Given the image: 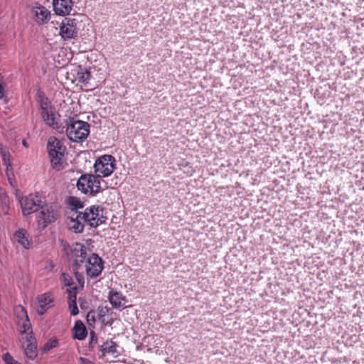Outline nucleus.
<instances>
[{"mask_svg": "<svg viewBox=\"0 0 364 364\" xmlns=\"http://www.w3.org/2000/svg\"><path fill=\"white\" fill-rule=\"evenodd\" d=\"M14 314L18 331L21 334V342L25 354L28 358L33 360L37 355V347L35 338L31 335L32 333L31 325L27 311L22 306L19 305L15 307Z\"/></svg>", "mask_w": 364, "mask_h": 364, "instance_id": "nucleus-1", "label": "nucleus"}, {"mask_svg": "<svg viewBox=\"0 0 364 364\" xmlns=\"http://www.w3.org/2000/svg\"><path fill=\"white\" fill-rule=\"evenodd\" d=\"M47 149L52 167L57 171L63 169L66 150L63 143L55 136H50L47 142Z\"/></svg>", "mask_w": 364, "mask_h": 364, "instance_id": "nucleus-2", "label": "nucleus"}, {"mask_svg": "<svg viewBox=\"0 0 364 364\" xmlns=\"http://www.w3.org/2000/svg\"><path fill=\"white\" fill-rule=\"evenodd\" d=\"M36 216L39 229L44 230L49 224L55 222L60 217V208L55 203L42 204Z\"/></svg>", "mask_w": 364, "mask_h": 364, "instance_id": "nucleus-3", "label": "nucleus"}, {"mask_svg": "<svg viewBox=\"0 0 364 364\" xmlns=\"http://www.w3.org/2000/svg\"><path fill=\"white\" fill-rule=\"evenodd\" d=\"M102 182L104 181L100 180L95 175L84 174L77 180V187L79 191L86 195L95 196L102 190Z\"/></svg>", "mask_w": 364, "mask_h": 364, "instance_id": "nucleus-4", "label": "nucleus"}, {"mask_svg": "<svg viewBox=\"0 0 364 364\" xmlns=\"http://www.w3.org/2000/svg\"><path fill=\"white\" fill-rule=\"evenodd\" d=\"M66 134L68 139L75 142L85 139L90 133V125L87 122L77 120L70 124L66 121Z\"/></svg>", "mask_w": 364, "mask_h": 364, "instance_id": "nucleus-5", "label": "nucleus"}, {"mask_svg": "<svg viewBox=\"0 0 364 364\" xmlns=\"http://www.w3.org/2000/svg\"><path fill=\"white\" fill-rule=\"evenodd\" d=\"M116 168V160L112 155L105 154L98 157L94 164L95 176L104 178L110 176Z\"/></svg>", "mask_w": 364, "mask_h": 364, "instance_id": "nucleus-6", "label": "nucleus"}, {"mask_svg": "<svg viewBox=\"0 0 364 364\" xmlns=\"http://www.w3.org/2000/svg\"><path fill=\"white\" fill-rule=\"evenodd\" d=\"M78 219L82 220L91 227H97L105 222L103 216V209L99 205H92L87 208L83 213H78Z\"/></svg>", "mask_w": 364, "mask_h": 364, "instance_id": "nucleus-7", "label": "nucleus"}, {"mask_svg": "<svg viewBox=\"0 0 364 364\" xmlns=\"http://www.w3.org/2000/svg\"><path fill=\"white\" fill-rule=\"evenodd\" d=\"M41 114L46 124L59 133H63L65 127L59 123L60 115L52 108H48L47 101L41 103Z\"/></svg>", "mask_w": 364, "mask_h": 364, "instance_id": "nucleus-8", "label": "nucleus"}, {"mask_svg": "<svg viewBox=\"0 0 364 364\" xmlns=\"http://www.w3.org/2000/svg\"><path fill=\"white\" fill-rule=\"evenodd\" d=\"M44 202L39 194H29L20 200L22 214L24 216L37 212Z\"/></svg>", "mask_w": 364, "mask_h": 364, "instance_id": "nucleus-9", "label": "nucleus"}, {"mask_svg": "<svg viewBox=\"0 0 364 364\" xmlns=\"http://www.w3.org/2000/svg\"><path fill=\"white\" fill-rule=\"evenodd\" d=\"M82 267H84L87 277L95 278L102 273L104 268V262L98 255L92 253L87 257Z\"/></svg>", "mask_w": 364, "mask_h": 364, "instance_id": "nucleus-10", "label": "nucleus"}, {"mask_svg": "<svg viewBox=\"0 0 364 364\" xmlns=\"http://www.w3.org/2000/svg\"><path fill=\"white\" fill-rule=\"evenodd\" d=\"M69 257L73 260L75 269L80 270L87 257L86 247L82 244L76 243L71 248Z\"/></svg>", "mask_w": 364, "mask_h": 364, "instance_id": "nucleus-11", "label": "nucleus"}, {"mask_svg": "<svg viewBox=\"0 0 364 364\" xmlns=\"http://www.w3.org/2000/svg\"><path fill=\"white\" fill-rule=\"evenodd\" d=\"M77 23L75 18H65L60 27V34L64 40L75 38L77 36Z\"/></svg>", "mask_w": 364, "mask_h": 364, "instance_id": "nucleus-12", "label": "nucleus"}, {"mask_svg": "<svg viewBox=\"0 0 364 364\" xmlns=\"http://www.w3.org/2000/svg\"><path fill=\"white\" fill-rule=\"evenodd\" d=\"M53 305V298L50 293H44L37 296L36 309L38 315L44 314Z\"/></svg>", "mask_w": 364, "mask_h": 364, "instance_id": "nucleus-13", "label": "nucleus"}, {"mask_svg": "<svg viewBox=\"0 0 364 364\" xmlns=\"http://www.w3.org/2000/svg\"><path fill=\"white\" fill-rule=\"evenodd\" d=\"M35 20L38 24H46L50 19V11L45 6L36 4L32 9Z\"/></svg>", "mask_w": 364, "mask_h": 364, "instance_id": "nucleus-14", "label": "nucleus"}, {"mask_svg": "<svg viewBox=\"0 0 364 364\" xmlns=\"http://www.w3.org/2000/svg\"><path fill=\"white\" fill-rule=\"evenodd\" d=\"M73 0H53V10L57 15H69L73 10Z\"/></svg>", "mask_w": 364, "mask_h": 364, "instance_id": "nucleus-15", "label": "nucleus"}, {"mask_svg": "<svg viewBox=\"0 0 364 364\" xmlns=\"http://www.w3.org/2000/svg\"><path fill=\"white\" fill-rule=\"evenodd\" d=\"M14 240L24 249H29L31 246L30 235L23 228H19L14 234Z\"/></svg>", "mask_w": 364, "mask_h": 364, "instance_id": "nucleus-16", "label": "nucleus"}, {"mask_svg": "<svg viewBox=\"0 0 364 364\" xmlns=\"http://www.w3.org/2000/svg\"><path fill=\"white\" fill-rule=\"evenodd\" d=\"M109 301L114 309L126 307L127 300L124 296L120 292L111 290L109 293Z\"/></svg>", "mask_w": 364, "mask_h": 364, "instance_id": "nucleus-17", "label": "nucleus"}, {"mask_svg": "<svg viewBox=\"0 0 364 364\" xmlns=\"http://www.w3.org/2000/svg\"><path fill=\"white\" fill-rule=\"evenodd\" d=\"M73 338L83 340L87 336V330L81 321H77L73 328Z\"/></svg>", "mask_w": 364, "mask_h": 364, "instance_id": "nucleus-18", "label": "nucleus"}, {"mask_svg": "<svg viewBox=\"0 0 364 364\" xmlns=\"http://www.w3.org/2000/svg\"><path fill=\"white\" fill-rule=\"evenodd\" d=\"M100 351L102 352V355L105 354L115 355L117 353V346L112 341H107L100 346Z\"/></svg>", "mask_w": 364, "mask_h": 364, "instance_id": "nucleus-19", "label": "nucleus"}, {"mask_svg": "<svg viewBox=\"0 0 364 364\" xmlns=\"http://www.w3.org/2000/svg\"><path fill=\"white\" fill-rule=\"evenodd\" d=\"M59 346V340L55 337L53 336L50 338L40 348L42 353H48L51 350L57 348Z\"/></svg>", "mask_w": 364, "mask_h": 364, "instance_id": "nucleus-20", "label": "nucleus"}, {"mask_svg": "<svg viewBox=\"0 0 364 364\" xmlns=\"http://www.w3.org/2000/svg\"><path fill=\"white\" fill-rule=\"evenodd\" d=\"M76 291H72L68 296V308L71 315L76 316L78 314L79 311L76 304Z\"/></svg>", "mask_w": 364, "mask_h": 364, "instance_id": "nucleus-21", "label": "nucleus"}, {"mask_svg": "<svg viewBox=\"0 0 364 364\" xmlns=\"http://www.w3.org/2000/svg\"><path fill=\"white\" fill-rule=\"evenodd\" d=\"M61 280L63 281L65 286L67 288L68 294H70L72 291H75L77 292V287L75 283L73 282V278L68 274L63 273L61 274Z\"/></svg>", "mask_w": 364, "mask_h": 364, "instance_id": "nucleus-22", "label": "nucleus"}, {"mask_svg": "<svg viewBox=\"0 0 364 364\" xmlns=\"http://www.w3.org/2000/svg\"><path fill=\"white\" fill-rule=\"evenodd\" d=\"M76 71V77L75 80L79 82L87 83L90 77V73L88 70H72Z\"/></svg>", "mask_w": 364, "mask_h": 364, "instance_id": "nucleus-23", "label": "nucleus"}, {"mask_svg": "<svg viewBox=\"0 0 364 364\" xmlns=\"http://www.w3.org/2000/svg\"><path fill=\"white\" fill-rule=\"evenodd\" d=\"M83 221L81 219H78V215L75 220H72L69 224V228L73 230L75 232H81L83 230L84 225L82 223Z\"/></svg>", "mask_w": 364, "mask_h": 364, "instance_id": "nucleus-24", "label": "nucleus"}, {"mask_svg": "<svg viewBox=\"0 0 364 364\" xmlns=\"http://www.w3.org/2000/svg\"><path fill=\"white\" fill-rule=\"evenodd\" d=\"M0 152L4 164L6 166V173L9 178V171L11 167V164L9 163V153L5 149L3 148L0 149Z\"/></svg>", "mask_w": 364, "mask_h": 364, "instance_id": "nucleus-25", "label": "nucleus"}, {"mask_svg": "<svg viewBox=\"0 0 364 364\" xmlns=\"http://www.w3.org/2000/svg\"><path fill=\"white\" fill-rule=\"evenodd\" d=\"M68 204L73 208L78 209L83 207L82 203L75 197H70L68 198Z\"/></svg>", "mask_w": 364, "mask_h": 364, "instance_id": "nucleus-26", "label": "nucleus"}, {"mask_svg": "<svg viewBox=\"0 0 364 364\" xmlns=\"http://www.w3.org/2000/svg\"><path fill=\"white\" fill-rule=\"evenodd\" d=\"M1 198H2V200H3V204L1 206V210L4 214H7L8 210H9V207H8V204H7L9 202V199L7 198V197L5 194H1Z\"/></svg>", "mask_w": 364, "mask_h": 364, "instance_id": "nucleus-27", "label": "nucleus"}, {"mask_svg": "<svg viewBox=\"0 0 364 364\" xmlns=\"http://www.w3.org/2000/svg\"><path fill=\"white\" fill-rule=\"evenodd\" d=\"M2 358L6 364H19L9 353H4Z\"/></svg>", "mask_w": 364, "mask_h": 364, "instance_id": "nucleus-28", "label": "nucleus"}, {"mask_svg": "<svg viewBox=\"0 0 364 364\" xmlns=\"http://www.w3.org/2000/svg\"><path fill=\"white\" fill-rule=\"evenodd\" d=\"M5 82L4 77L0 74V100L5 97Z\"/></svg>", "mask_w": 364, "mask_h": 364, "instance_id": "nucleus-29", "label": "nucleus"}, {"mask_svg": "<svg viewBox=\"0 0 364 364\" xmlns=\"http://www.w3.org/2000/svg\"><path fill=\"white\" fill-rule=\"evenodd\" d=\"M87 322L91 325L92 323H95V312L90 311L87 315Z\"/></svg>", "mask_w": 364, "mask_h": 364, "instance_id": "nucleus-30", "label": "nucleus"}, {"mask_svg": "<svg viewBox=\"0 0 364 364\" xmlns=\"http://www.w3.org/2000/svg\"><path fill=\"white\" fill-rule=\"evenodd\" d=\"M79 364H95V363L92 361H91L87 358L80 357L79 358Z\"/></svg>", "mask_w": 364, "mask_h": 364, "instance_id": "nucleus-31", "label": "nucleus"}, {"mask_svg": "<svg viewBox=\"0 0 364 364\" xmlns=\"http://www.w3.org/2000/svg\"><path fill=\"white\" fill-rule=\"evenodd\" d=\"M94 342H97V338L95 336L93 333H91L90 343L92 344Z\"/></svg>", "mask_w": 364, "mask_h": 364, "instance_id": "nucleus-32", "label": "nucleus"}, {"mask_svg": "<svg viewBox=\"0 0 364 364\" xmlns=\"http://www.w3.org/2000/svg\"><path fill=\"white\" fill-rule=\"evenodd\" d=\"M75 276H76V278H77V279L78 280V282H80L81 279L80 278V275H77V274H75Z\"/></svg>", "mask_w": 364, "mask_h": 364, "instance_id": "nucleus-33", "label": "nucleus"}, {"mask_svg": "<svg viewBox=\"0 0 364 364\" xmlns=\"http://www.w3.org/2000/svg\"><path fill=\"white\" fill-rule=\"evenodd\" d=\"M23 145L25 146V147H27L28 145H27V143L25 140L23 141Z\"/></svg>", "mask_w": 364, "mask_h": 364, "instance_id": "nucleus-34", "label": "nucleus"}, {"mask_svg": "<svg viewBox=\"0 0 364 364\" xmlns=\"http://www.w3.org/2000/svg\"><path fill=\"white\" fill-rule=\"evenodd\" d=\"M104 314H105V311H103V309H102V310L100 311V315H101V316H103V315H104Z\"/></svg>", "mask_w": 364, "mask_h": 364, "instance_id": "nucleus-35", "label": "nucleus"}]
</instances>
